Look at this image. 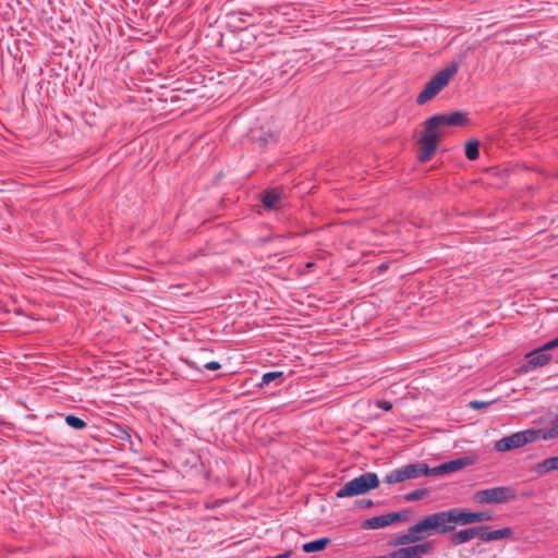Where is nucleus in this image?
<instances>
[{
	"instance_id": "obj_18",
	"label": "nucleus",
	"mask_w": 558,
	"mask_h": 558,
	"mask_svg": "<svg viewBox=\"0 0 558 558\" xmlns=\"http://www.w3.org/2000/svg\"><path fill=\"white\" fill-rule=\"evenodd\" d=\"M330 539L327 537H323L319 539H315L313 542L305 543L302 546V549L305 553H314V551H320L325 549V547L329 544Z\"/></svg>"
},
{
	"instance_id": "obj_8",
	"label": "nucleus",
	"mask_w": 558,
	"mask_h": 558,
	"mask_svg": "<svg viewBox=\"0 0 558 558\" xmlns=\"http://www.w3.org/2000/svg\"><path fill=\"white\" fill-rule=\"evenodd\" d=\"M435 549V542L427 541L422 544L400 547L390 553V558H422V555L430 554Z\"/></svg>"
},
{
	"instance_id": "obj_5",
	"label": "nucleus",
	"mask_w": 558,
	"mask_h": 558,
	"mask_svg": "<svg viewBox=\"0 0 558 558\" xmlns=\"http://www.w3.org/2000/svg\"><path fill=\"white\" fill-rule=\"evenodd\" d=\"M517 499V492L511 486H497L474 493L473 500L477 504H506Z\"/></svg>"
},
{
	"instance_id": "obj_4",
	"label": "nucleus",
	"mask_w": 558,
	"mask_h": 558,
	"mask_svg": "<svg viewBox=\"0 0 558 558\" xmlns=\"http://www.w3.org/2000/svg\"><path fill=\"white\" fill-rule=\"evenodd\" d=\"M539 436L541 429L535 428L517 432L497 440L494 445V449L497 452L510 451L536 441L539 439Z\"/></svg>"
},
{
	"instance_id": "obj_25",
	"label": "nucleus",
	"mask_w": 558,
	"mask_h": 558,
	"mask_svg": "<svg viewBox=\"0 0 558 558\" xmlns=\"http://www.w3.org/2000/svg\"><path fill=\"white\" fill-rule=\"evenodd\" d=\"M558 436V423L551 426L549 429L542 432L539 438L544 440L551 439L554 437Z\"/></svg>"
},
{
	"instance_id": "obj_22",
	"label": "nucleus",
	"mask_w": 558,
	"mask_h": 558,
	"mask_svg": "<svg viewBox=\"0 0 558 558\" xmlns=\"http://www.w3.org/2000/svg\"><path fill=\"white\" fill-rule=\"evenodd\" d=\"M282 376H283L282 372L265 373L262 377V381L259 383V387H264L278 378H282Z\"/></svg>"
},
{
	"instance_id": "obj_16",
	"label": "nucleus",
	"mask_w": 558,
	"mask_h": 558,
	"mask_svg": "<svg viewBox=\"0 0 558 558\" xmlns=\"http://www.w3.org/2000/svg\"><path fill=\"white\" fill-rule=\"evenodd\" d=\"M417 524V530L422 532L424 535V538L427 536L433 535L434 533H437V524L435 523L434 513L423 518Z\"/></svg>"
},
{
	"instance_id": "obj_3",
	"label": "nucleus",
	"mask_w": 558,
	"mask_h": 558,
	"mask_svg": "<svg viewBox=\"0 0 558 558\" xmlns=\"http://www.w3.org/2000/svg\"><path fill=\"white\" fill-rule=\"evenodd\" d=\"M379 486V478L374 472H366L347 482L337 493L338 498L366 494Z\"/></svg>"
},
{
	"instance_id": "obj_11",
	"label": "nucleus",
	"mask_w": 558,
	"mask_h": 558,
	"mask_svg": "<svg viewBox=\"0 0 558 558\" xmlns=\"http://www.w3.org/2000/svg\"><path fill=\"white\" fill-rule=\"evenodd\" d=\"M473 463V460L471 458L464 457L454 459L445 463H441L440 465H437L433 469L429 468V474L430 475H442L448 473H453L462 470L465 466H469Z\"/></svg>"
},
{
	"instance_id": "obj_24",
	"label": "nucleus",
	"mask_w": 558,
	"mask_h": 558,
	"mask_svg": "<svg viewBox=\"0 0 558 558\" xmlns=\"http://www.w3.org/2000/svg\"><path fill=\"white\" fill-rule=\"evenodd\" d=\"M412 543L410 542L408 535L405 533L403 534H400L398 536H396L391 542H390V545L397 547V546H403L405 547L407 545H411Z\"/></svg>"
},
{
	"instance_id": "obj_6",
	"label": "nucleus",
	"mask_w": 558,
	"mask_h": 558,
	"mask_svg": "<svg viewBox=\"0 0 558 558\" xmlns=\"http://www.w3.org/2000/svg\"><path fill=\"white\" fill-rule=\"evenodd\" d=\"M422 475H430L429 466L426 463H410L388 472L385 475L384 482L393 485L407 480L417 478Z\"/></svg>"
},
{
	"instance_id": "obj_31",
	"label": "nucleus",
	"mask_w": 558,
	"mask_h": 558,
	"mask_svg": "<svg viewBox=\"0 0 558 558\" xmlns=\"http://www.w3.org/2000/svg\"><path fill=\"white\" fill-rule=\"evenodd\" d=\"M291 556V551H286L283 554H280L274 558H289Z\"/></svg>"
},
{
	"instance_id": "obj_20",
	"label": "nucleus",
	"mask_w": 558,
	"mask_h": 558,
	"mask_svg": "<svg viewBox=\"0 0 558 558\" xmlns=\"http://www.w3.org/2000/svg\"><path fill=\"white\" fill-rule=\"evenodd\" d=\"M405 534L408 535L412 544H415L424 538V535L422 534L420 529L417 530L416 523L410 526Z\"/></svg>"
},
{
	"instance_id": "obj_23",
	"label": "nucleus",
	"mask_w": 558,
	"mask_h": 558,
	"mask_svg": "<svg viewBox=\"0 0 558 558\" xmlns=\"http://www.w3.org/2000/svg\"><path fill=\"white\" fill-rule=\"evenodd\" d=\"M426 495H427L426 489H415L413 492L408 493L404 496V499L407 501H415V500H420V499L424 498Z\"/></svg>"
},
{
	"instance_id": "obj_19",
	"label": "nucleus",
	"mask_w": 558,
	"mask_h": 558,
	"mask_svg": "<svg viewBox=\"0 0 558 558\" xmlns=\"http://www.w3.org/2000/svg\"><path fill=\"white\" fill-rule=\"evenodd\" d=\"M478 142L477 141H469L465 144V156L470 160H476L478 158Z\"/></svg>"
},
{
	"instance_id": "obj_29",
	"label": "nucleus",
	"mask_w": 558,
	"mask_h": 558,
	"mask_svg": "<svg viewBox=\"0 0 558 558\" xmlns=\"http://www.w3.org/2000/svg\"><path fill=\"white\" fill-rule=\"evenodd\" d=\"M377 407L385 410L390 411L392 409V404L389 401L386 400H379L377 401Z\"/></svg>"
},
{
	"instance_id": "obj_9",
	"label": "nucleus",
	"mask_w": 558,
	"mask_h": 558,
	"mask_svg": "<svg viewBox=\"0 0 558 558\" xmlns=\"http://www.w3.org/2000/svg\"><path fill=\"white\" fill-rule=\"evenodd\" d=\"M405 517L402 512H390L372 517L362 523L363 529L377 530L390 525L395 522L403 520Z\"/></svg>"
},
{
	"instance_id": "obj_17",
	"label": "nucleus",
	"mask_w": 558,
	"mask_h": 558,
	"mask_svg": "<svg viewBox=\"0 0 558 558\" xmlns=\"http://www.w3.org/2000/svg\"><path fill=\"white\" fill-rule=\"evenodd\" d=\"M556 470H558V456L544 459L535 466V471L538 475H545Z\"/></svg>"
},
{
	"instance_id": "obj_30",
	"label": "nucleus",
	"mask_w": 558,
	"mask_h": 558,
	"mask_svg": "<svg viewBox=\"0 0 558 558\" xmlns=\"http://www.w3.org/2000/svg\"><path fill=\"white\" fill-rule=\"evenodd\" d=\"M360 508H369L374 505L373 500L371 499H362L357 502Z\"/></svg>"
},
{
	"instance_id": "obj_13",
	"label": "nucleus",
	"mask_w": 558,
	"mask_h": 558,
	"mask_svg": "<svg viewBox=\"0 0 558 558\" xmlns=\"http://www.w3.org/2000/svg\"><path fill=\"white\" fill-rule=\"evenodd\" d=\"M284 197V191L282 187H275L267 190L263 193L260 202L266 209H278L280 203Z\"/></svg>"
},
{
	"instance_id": "obj_2",
	"label": "nucleus",
	"mask_w": 558,
	"mask_h": 558,
	"mask_svg": "<svg viewBox=\"0 0 558 558\" xmlns=\"http://www.w3.org/2000/svg\"><path fill=\"white\" fill-rule=\"evenodd\" d=\"M458 62H452L450 65L440 70L426 83L423 90L417 95L416 102L418 105H424L433 99L444 87L449 84L450 80L458 73Z\"/></svg>"
},
{
	"instance_id": "obj_26",
	"label": "nucleus",
	"mask_w": 558,
	"mask_h": 558,
	"mask_svg": "<svg viewBox=\"0 0 558 558\" xmlns=\"http://www.w3.org/2000/svg\"><path fill=\"white\" fill-rule=\"evenodd\" d=\"M557 347H558V338H555V339L544 343L541 348L544 351H548V350H551V349L557 348Z\"/></svg>"
},
{
	"instance_id": "obj_21",
	"label": "nucleus",
	"mask_w": 558,
	"mask_h": 558,
	"mask_svg": "<svg viewBox=\"0 0 558 558\" xmlns=\"http://www.w3.org/2000/svg\"><path fill=\"white\" fill-rule=\"evenodd\" d=\"M65 422L69 426H71L74 429H83L86 426V423L82 418L73 414L66 415Z\"/></svg>"
},
{
	"instance_id": "obj_28",
	"label": "nucleus",
	"mask_w": 558,
	"mask_h": 558,
	"mask_svg": "<svg viewBox=\"0 0 558 558\" xmlns=\"http://www.w3.org/2000/svg\"><path fill=\"white\" fill-rule=\"evenodd\" d=\"M487 404L488 403H486V402L474 400L469 403V407L471 409L478 410V409L485 408Z\"/></svg>"
},
{
	"instance_id": "obj_27",
	"label": "nucleus",
	"mask_w": 558,
	"mask_h": 558,
	"mask_svg": "<svg viewBox=\"0 0 558 558\" xmlns=\"http://www.w3.org/2000/svg\"><path fill=\"white\" fill-rule=\"evenodd\" d=\"M220 367H221L220 363L216 362V361L208 362L204 365V368L208 369V371H218V369H220Z\"/></svg>"
},
{
	"instance_id": "obj_1",
	"label": "nucleus",
	"mask_w": 558,
	"mask_h": 558,
	"mask_svg": "<svg viewBox=\"0 0 558 558\" xmlns=\"http://www.w3.org/2000/svg\"><path fill=\"white\" fill-rule=\"evenodd\" d=\"M465 113L460 111L449 114H436L425 122L424 132L420 138V148L417 159L421 162L428 161L437 149L439 138L445 134L449 126H461L466 123Z\"/></svg>"
},
{
	"instance_id": "obj_14",
	"label": "nucleus",
	"mask_w": 558,
	"mask_h": 558,
	"mask_svg": "<svg viewBox=\"0 0 558 558\" xmlns=\"http://www.w3.org/2000/svg\"><path fill=\"white\" fill-rule=\"evenodd\" d=\"M461 525H469L472 523L489 521L492 514L487 511L470 512L460 508Z\"/></svg>"
},
{
	"instance_id": "obj_7",
	"label": "nucleus",
	"mask_w": 558,
	"mask_h": 558,
	"mask_svg": "<svg viewBox=\"0 0 558 558\" xmlns=\"http://www.w3.org/2000/svg\"><path fill=\"white\" fill-rule=\"evenodd\" d=\"M437 533L446 534L453 532L457 525H461L460 508H451L434 513Z\"/></svg>"
},
{
	"instance_id": "obj_10",
	"label": "nucleus",
	"mask_w": 558,
	"mask_h": 558,
	"mask_svg": "<svg viewBox=\"0 0 558 558\" xmlns=\"http://www.w3.org/2000/svg\"><path fill=\"white\" fill-rule=\"evenodd\" d=\"M474 538H480L482 542H493L497 539L508 538L512 535L510 527L490 531L486 525L472 526Z\"/></svg>"
},
{
	"instance_id": "obj_15",
	"label": "nucleus",
	"mask_w": 558,
	"mask_h": 558,
	"mask_svg": "<svg viewBox=\"0 0 558 558\" xmlns=\"http://www.w3.org/2000/svg\"><path fill=\"white\" fill-rule=\"evenodd\" d=\"M472 539H474V532L473 527L471 526L452 533L449 537V543L453 546H458Z\"/></svg>"
},
{
	"instance_id": "obj_12",
	"label": "nucleus",
	"mask_w": 558,
	"mask_h": 558,
	"mask_svg": "<svg viewBox=\"0 0 558 558\" xmlns=\"http://www.w3.org/2000/svg\"><path fill=\"white\" fill-rule=\"evenodd\" d=\"M525 357L527 359L526 363L522 366L524 372H530L537 367H543L548 364L551 360V354L546 353V351L542 350V348L535 349L529 352Z\"/></svg>"
}]
</instances>
